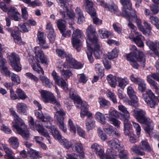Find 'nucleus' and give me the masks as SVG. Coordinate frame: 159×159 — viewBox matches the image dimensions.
Here are the masks:
<instances>
[{"mask_svg":"<svg viewBox=\"0 0 159 159\" xmlns=\"http://www.w3.org/2000/svg\"><path fill=\"white\" fill-rule=\"evenodd\" d=\"M29 125L32 129L34 130L36 129L39 133L45 137L49 141V143H51L50 141V136L47 131L42 125H37L34 122L33 118L31 116L29 117Z\"/></svg>","mask_w":159,"mask_h":159,"instance_id":"7","label":"nucleus"},{"mask_svg":"<svg viewBox=\"0 0 159 159\" xmlns=\"http://www.w3.org/2000/svg\"><path fill=\"white\" fill-rule=\"evenodd\" d=\"M68 128L69 130L74 134H75L76 132V128L73 123V121L71 119H69L68 121Z\"/></svg>","mask_w":159,"mask_h":159,"instance_id":"53","label":"nucleus"},{"mask_svg":"<svg viewBox=\"0 0 159 159\" xmlns=\"http://www.w3.org/2000/svg\"><path fill=\"white\" fill-rule=\"evenodd\" d=\"M137 84L138 85V90L142 93L144 92L146 89V83L145 81L142 79Z\"/></svg>","mask_w":159,"mask_h":159,"instance_id":"50","label":"nucleus"},{"mask_svg":"<svg viewBox=\"0 0 159 159\" xmlns=\"http://www.w3.org/2000/svg\"><path fill=\"white\" fill-rule=\"evenodd\" d=\"M10 145L14 148H17L19 145V143L17 138L14 136L11 137L8 140Z\"/></svg>","mask_w":159,"mask_h":159,"instance_id":"41","label":"nucleus"},{"mask_svg":"<svg viewBox=\"0 0 159 159\" xmlns=\"http://www.w3.org/2000/svg\"><path fill=\"white\" fill-rule=\"evenodd\" d=\"M85 126L88 131L91 130L95 127V121L92 116L89 118H87L86 120Z\"/></svg>","mask_w":159,"mask_h":159,"instance_id":"36","label":"nucleus"},{"mask_svg":"<svg viewBox=\"0 0 159 159\" xmlns=\"http://www.w3.org/2000/svg\"><path fill=\"white\" fill-rule=\"evenodd\" d=\"M87 50L86 51L87 55L89 61L90 63H93L94 59L92 55V48L87 47Z\"/></svg>","mask_w":159,"mask_h":159,"instance_id":"62","label":"nucleus"},{"mask_svg":"<svg viewBox=\"0 0 159 159\" xmlns=\"http://www.w3.org/2000/svg\"><path fill=\"white\" fill-rule=\"evenodd\" d=\"M57 24L60 32H62L63 30H66V22L64 20H58L57 21Z\"/></svg>","mask_w":159,"mask_h":159,"instance_id":"46","label":"nucleus"},{"mask_svg":"<svg viewBox=\"0 0 159 159\" xmlns=\"http://www.w3.org/2000/svg\"><path fill=\"white\" fill-rule=\"evenodd\" d=\"M28 154L31 159H34L37 157L39 158L42 157V154L40 152L31 148L29 149Z\"/></svg>","mask_w":159,"mask_h":159,"instance_id":"38","label":"nucleus"},{"mask_svg":"<svg viewBox=\"0 0 159 159\" xmlns=\"http://www.w3.org/2000/svg\"><path fill=\"white\" fill-rule=\"evenodd\" d=\"M118 86L124 89L125 87L129 83V81L127 77L122 78L118 77L117 78Z\"/></svg>","mask_w":159,"mask_h":159,"instance_id":"37","label":"nucleus"},{"mask_svg":"<svg viewBox=\"0 0 159 159\" xmlns=\"http://www.w3.org/2000/svg\"><path fill=\"white\" fill-rule=\"evenodd\" d=\"M95 118L96 120L102 124L105 123L106 120L104 116L102 113L97 112L95 114Z\"/></svg>","mask_w":159,"mask_h":159,"instance_id":"45","label":"nucleus"},{"mask_svg":"<svg viewBox=\"0 0 159 159\" xmlns=\"http://www.w3.org/2000/svg\"><path fill=\"white\" fill-rule=\"evenodd\" d=\"M73 150L76 151L78 152L82 153V144L80 143H77L76 142H74V145L72 146Z\"/></svg>","mask_w":159,"mask_h":159,"instance_id":"49","label":"nucleus"},{"mask_svg":"<svg viewBox=\"0 0 159 159\" xmlns=\"http://www.w3.org/2000/svg\"><path fill=\"white\" fill-rule=\"evenodd\" d=\"M79 78V81L80 83L83 84L85 83L88 80V77L84 74H81L78 75Z\"/></svg>","mask_w":159,"mask_h":159,"instance_id":"63","label":"nucleus"},{"mask_svg":"<svg viewBox=\"0 0 159 159\" xmlns=\"http://www.w3.org/2000/svg\"><path fill=\"white\" fill-rule=\"evenodd\" d=\"M127 93L131 99V101L129 100L128 98L125 99V102L127 104L132 106L134 107L138 106V98L136 96V93L134 91L132 87L130 86H128L127 88Z\"/></svg>","mask_w":159,"mask_h":159,"instance_id":"10","label":"nucleus"},{"mask_svg":"<svg viewBox=\"0 0 159 159\" xmlns=\"http://www.w3.org/2000/svg\"><path fill=\"white\" fill-rule=\"evenodd\" d=\"M7 14L8 16L13 20L19 21L21 20L20 14L15 7H11L9 8Z\"/></svg>","mask_w":159,"mask_h":159,"instance_id":"22","label":"nucleus"},{"mask_svg":"<svg viewBox=\"0 0 159 159\" xmlns=\"http://www.w3.org/2000/svg\"><path fill=\"white\" fill-rule=\"evenodd\" d=\"M154 94L150 89H148L146 93L143 94V98L148 106L153 108L155 105V102L153 99L154 98Z\"/></svg>","mask_w":159,"mask_h":159,"instance_id":"14","label":"nucleus"},{"mask_svg":"<svg viewBox=\"0 0 159 159\" xmlns=\"http://www.w3.org/2000/svg\"><path fill=\"white\" fill-rule=\"evenodd\" d=\"M42 100L45 103L50 102L56 105L60 106V102L57 101L52 93L49 91L42 89L39 90Z\"/></svg>","mask_w":159,"mask_h":159,"instance_id":"8","label":"nucleus"},{"mask_svg":"<svg viewBox=\"0 0 159 159\" xmlns=\"http://www.w3.org/2000/svg\"><path fill=\"white\" fill-rule=\"evenodd\" d=\"M118 52L119 50L117 49L116 48H114L111 52L108 53V58L111 60L117 57Z\"/></svg>","mask_w":159,"mask_h":159,"instance_id":"51","label":"nucleus"},{"mask_svg":"<svg viewBox=\"0 0 159 159\" xmlns=\"http://www.w3.org/2000/svg\"><path fill=\"white\" fill-rule=\"evenodd\" d=\"M126 57L128 61H129V64L134 69H138L139 65L135 61L136 58L137 60V58H139V56H135L132 53H130L126 55Z\"/></svg>","mask_w":159,"mask_h":159,"instance_id":"27","label":"nucleus"},{"mask_svg":"<svg viewBox=\"0 0 159 159\" xmlns=\"http://www.w3.org/2000/svg\"><path fill=\"white\" fill-rule=\"evenodd\" d=\"M85 116H87V118H89L92 116V114L87 109H81L80 112L81 117L84 118Z\"/></svg>","mask_w":159,"mask_h":159,"instance_id":"60","label":"nucleus"},{"mask_svg":"<svg viewBox=\"0 0 159 159\" xmlns=\"http://www.w3.org/2000/svg\"><path fill=\"white\" fill-rule=\"evenodd\" d=\"M120 2L123 6L121 15L129 20L130 18L129 13L133 10L131 7L132 4L129 0H120Z\"/></svg>","mask_w":159,"mask_h":159,"instance_id":"13","label":"nucleus"},{"mask_svg":"<svg viewBox=\"0 0 159 159\" xmlns=\"http://www.w3.org/2000/svg\"><path fill=\"white\" fill-rule=\"evenodd\" d=\"M59 5L62 7V9H61L60 13L63 17H66L68 16L71 19H74L75 17V15L73 10L69 11L68 8V4L66 0H58Z\"/></svg>","mask_w":159,"mask_h":159,"instance_id":"9","label":"nucleus"},{"mask_svg":"<svg viewBox=\"0 0 159 159\" xmlns=\"http://www.w3.org/2000/svg\"><path fill=\"white\" fill-rule=\"evenodd\" d=\"M133 115L139 122L146 125L147 126L144 127V129L147 132L150 136L155 137V135L158 134L157 131L153 130L154 124L152 120L145 116L146 112L141 109H135L131 112Z\"/></svg>","mask_w":159,"mask_h":159,"instance_id":"1","label":"nucleus"},{"mask_svg":"<svg viewBox=\"0 0 159 159\" xmlns=\"http://www.w3.org/2000/svg\"><path fill=\"white\" fill-rule=\"evenodd\" d=\"M60 106L58 107V106L56 105L54 107L56 111L54 114V119L57 123L63 121L64 119V116L66 115L65 111L62 109L60 108Z\"/></svg>","mask_w":159,"mask_h":159,"instance_id":"21","label":"nucleus"},{"mask_svg":"<svg viewBox=\"0 0 159 159\" xmlns=\"http://www.w3.org/2000/svg\"><path fill=\"white\" fill-rule=\"evenodd\" d=\"M38 40L39 44L43 49H47L49 47V45L46 43V37L43 33L39 32L37 34Z\"/></svg>","mask_w":159,"mask_h":159,"instance_id":"24","label":"nucleus"},{"mask_svg":"<svg viewBox=\"0 0 159 159\" xmlns=\"http://www.w3.org/2000/svg\"><path fill=\"white\" fill-rule=\"evenodd\" d=\"M70 98L74 101L75 104H80L81 103V99L77 95L76 91L74 89H70Z\"/></svg>","mask_w":159,"mask_h":159,"instance_id":"32","label":"nucleus"},{"mask_svg":"<svg viewBox=\"0 0 159 159\" xmlns=\"http://www.w3.org/2000/svg\"><path fill=\"white\" fill-rule=\"evenodd\" d=\"M98 32L100 37L102 39L107 38L109 36L113 35L112 32L109 31L104 28L99 29Z\"/></svg>","mask_w":159,"mask_h":159,"instance_id":"35","label":"nucleus"},{"mask_svg":"<svg viewBox=\"0 0 159 159\" xmlns=\"http://www.w3.org/2000/svg\"><path fill=\"white\" fill-rule=\"evenodd\" d=\"M34 52L35 58L34 59L32 56H30L27 57L29 61L31 64L32 68L34 71L38 73H41L43 74L44 71L39 63L47 64L48 60L40 47H35L34 49Z\"/></svg>","mask_w":159,"mask_h":159,"instance_id":"2","label":"nucleus"},{"mask_svg":"<svg viewBox=\"0 0 159 159\" xmlns=\"http://www.w3.org/2000/svg\"><path fill=\"white\" fill-rule=\"evenodd\" d=\"M108 120L111 123L114 125L117 128H120V122L116 119L111 117H107Z\"/></svg>","mask_w":159,"mask_h":159,"instance_id":"52","label":"nucleus"},{"mask_svg":"<svg viewBox=\"0 0 159 159\" xmlns=\"http://www.w3.org/2000/svg\"><path fill=\"white\" fill-rule=\"evenodd\" d=\"M9 111L11 115L14 117L13 120L12 122V126L16 129L17 133L25 139H29V131L27 129V125L24 121L18 116L13 108H10Z\"/></svg>","mask_w":159,"mask_h":159,"instance_id":"3","label":"nucleus"},{"mask_svg":"<svg viewBox=\"0 0 159 159\" xmlns=\"http://www.w3.org/2000/svg\"><path fill=\"white\" fill-rule=\"evenodd\" d=\"M128 26L131 29V31L134 32L136 35V37L135 38L130 34L129 36L130 39L134 41L138 46L139 47L143 46L144 43L143 41L144 40V37L141 34L136 31L137 28L132 23L129 22Z\"/></svg>","mask_w":159,"mask_h":159,"instance_id":"6","label":"nucleus"},{"mask_svg":"<svg viewBox=\"0 0 159 159\" xmlns=\"http://www.w3.org/2000/svg\"><path fill=\"white\" fill-rule=\"evenodd\" d=\"M140 148L148 152L152 151V148L146 140H143L140 144Z\"/></svg>","mask_w":159,"mask_h":159,"instance_id":"39","label":"nucleus"},{"mask_svg":"<svg viewBox=\"0 0 159 159\" xmlns=\"http://www.w3.org/2000/svg\"><path fill=\"white\" fill-rule=\"evenodd\" d=\"M91 148L93 151L95 152L96 155L101 158L104 156V149L102 147L97 143H94L91 145Z\"/></svg>","mask_w":159,"mask_h":159,"instance_id":"28","label":"nucleus"},{"mask_svg":"<svg viewBox=\"0 0 159 159\" xmlns=\"http://www.w3.org/2000/svg\"><path fill=\"white\" fill-rule=\"evenodd\" d=\"M97 2L99 5H101L103 7L107 8L108 10L112 13L118 14V9L116 4L112 2L109 5H107L104 1L98 0Z\"/></svg>","mask_w":159,"mask_h":159,"instance_id":"20","label":"nucleus"},{"mask_svg":"<svg viewBox=\"0 0 159 159\" xmlns=\"http://www.w3.org/2000/svg\"><path fill=\"white\" fill-rule=\"evenodd\" d=\"M92 43L90 45L87 44V46L92 48V51L93 48L94 56L97 58H99L100 57L102 52L99 43L98 42V39H95Z\"/></svg>","mask_w":159,"mask_h":159,"instance_id":"16","label":"nucleus"},{"mask_svg":"<svg viewBox=\"0 0 159 159\" xmlns=\"http://www.w3.org/2000/svg\"><path fill=\"white\" fill-rule=\"evenodd\" d=\"M52 75L55 80V82L64 90L68 89V86L64 80L61 79L60 76L55 70L53 71Z\"/></svg>","mask_w":159,"mask_h":159,"instance_id":"18","label":"nucleus"},{"mask_svg":"<svg viewBox=\"0 0 159 159\" xmlns=\"http://www.w3.org/2000/svg\"><path fill=\"white\" fill-rule=\"evenodd\" d=\"M72 28L74 30L72 32L71 42L73 47L77 51H79L80 49L81 46V40L84 38V35L82 30L79 29L75 30L72 27Z\"/></svg>","mask_w":159,"mask_h":159,"instance_id":"5","label":"nucleus"},{"mask_svg":"<svg viewBox=\"0 0 159 159\" xmlns=\"http://www.w3.org/2000/svg\"><path fill=\"white\" fill-rule=\"evenodd\" d=\"M7 57L10 65L20 60L18 55L14 52L7 53Z\"/></svg>","mask_w":159,"mask_h":159,"instance_id":"31","label":"nucleus"},{"mask_svg":"<svg viewBox=\"0 0 159 159\" xmlns=\"http://www.w3.org/2000/svg\"><path fill=\"white\" fill-rule=\"evenodd\" d=\"M83 7L86 11L92 16L96 15V11L93 7V4L92 2L88 0H85Z\"/></svg>","mask_w":159,"mask_h":159,"instance_id":"25","label":"nucleus"},{"mask_svg":"<svg viewBox=\"0 0 159 159\" xmlns=\"http://www.w3.org/2000/svg\"><path fill=\"white\" fill-rule=\"evenodd\" d=\"M146 44L151 50L154 52L155 55L157 56L159 59V52L157 49V44L156 41L154 42L148 39L146 41Z\"/></svg>","mask_w":159,"mask_h":159,"instance_id":"33","label":"nucleus"},{"mask_svg":"<svg viewBox=\"0 0 159 159\" xmlns=\"http://www.w3.org/2000/svg\"><path fill=\"white\" fill-rule=\"evenodd\" d=\"M107 79L110 85L113 87H115L116 83V78L115 76L111 74L107 75Z\"/></svg>","mask_w":159,"mask_h":159,"instance_id":"44","label":"nucleus"},{"mask_svg":"<svg viewBox=\"0 0 159 159\" xmlns=\"http://www.w3.org/2000/svg\"><path fill=\"white\" fill-rule=\"evenodd\" d=\"M107 155L106 159H116L117 156L115 153H113L112 151H110V150H107Z\"/></svg>","mask_w":159,"mask_h":159,"instance_id":"64","label":"nucleus"},{"mask_svg":"<svg viewBox=\"0 0 159 159\" xmlns=\"http://www.w3.org/2000/svg\"><path fill=\"white\" fill-rule=\"evenodd\" d=\"M108 144L116 152L120 150L123 147L120 142L117 139H114L109 141L108 143Z\"/></svg>","mask_w":159,"mask_h":159,"instance_id":"23","label":"nucleus"},{"mask_svg":"<svg viewBox=\"0 0 159 159\" xmlns=\"http://www.w3.org/2000/svg\"><path fill=\"white\" fill-rule=\"evenodd\" d=\"M10 32L11 39H13L16 43L20 45L25 44V42L21 40L20 34L17 27H15L11 29Z\"/></svg>","mask_w":159,"mask_h":159,"instance_id":"17","label":"nucleus"},{"mask_svg":"<svg viewBox=\"0 0 159 159\" xmlns=\"http://www.w3.org/2000/svg\"><path fill=\"white\" fill-rule=\"evenodd\" d=\"M40 78L43 84L46 87L49 88L52 87V83L50 82L49 80L47 77L41 76H40Z\"/></svg>","mask_w":159,"mask_h":159,"instance_id":"48","label":"nucleus"},{"mask_svg":"<svg viewBox=\"0 0 159 159\" xmlns=\"http://www.w3.org/2000/svg\"><path fill=\"white\" fill-rule=\"evenodd\" d=\"M3 149L6 153L5 155L7 159H15L12 156L13 152L12 151L6 146H4Z\"/></svg>","mask_w":159,"mask_h":159,"instance_id":"43","label":"nucleus"},{"mask_svg":"<svg viewBox=\"0 0 159 159\" xmlns=\"http://www.w3.org/2000/svg\"><path fill=\"white\" fill-rule=\"evenodd\" d=\"M107 97L114 103H117L116 96L114 93L110 90H108L107 93Z\"/></svg>","mask_w":159,"mask_h":159,"instance_id":"47","label":"nucleus"},{"mask_svg":"<svg viewBox=\"0 0 159 159\" xmlns=\"http://www.w3.org/2000/svg\"><path fill=\"white\" fill-rule=\"evenodd\" d=\"M17 112L20 114L27 115L28 114L27 105L24 102H18L16 105Z\"/></svg>","mask_w":159,"mask_h":159,"instance_id":"26","label":"nucleus"},{"mask_svg":"<svg viewBox=\"0 0 159 159\" xmlns=\"http://www.w3.org/2000/svg\"><path fill=\"white\" fill-rule=\"evenodd\" d=\"M10 65L12 69L16 72H19L21 70V65L20 64V61L16 62Z\"/></svg>","mask_w":159,"mask_h":159,"instance_id":"59","label":"nucleus"},{"mask_svg":"<svg viewBox=\"0 0 159 159\" xmlns=\"http://www.w3.org/2000/svg\"><path fill=\"white\" fill-rule=\"evenodd\" d=\"M97 133L99 138L103 141H104L107 139V136L101 128L97 129Z\"/></svg>","mask_w":159,"mask_h":159,"instance_id":"55","label":"nucleus"},{"mask_svg":"<svg viewBox=\"0 0 159 159\" xmlns=\"http://www.w3.org/2000/svg\"><path fill=\"white\" fill-rule=\"evenodd\" d=\"M87 38L86 42L87 44L90 45L95 39H98L95 36L96 33L95 28L93 25H90L88 27L86 30Z\"/></svg>","mask_w":159,"mask_h":159,"instance_id":"15","label":"nucleus"},{"mask_svg":"<svg viewBox=\"0 0 159 159\" xmlns=\"http://www.w3.org/2000/svg\"><path fill=\"white\" fill-rule=\"evenodd\" d=\"M61 144L64 147L68 149L72 147V144L67 139L61 138L59 140Z\"/></svg>","mask_w":159,"mask_h":159,"instance_id":"42","label":"nucleus"},{"mask_svg":"<svg viewBox=\"0 0 159 159\" xmlns=\"http://www.w3.org/2000/svg\"><path fill=\"white\" fill-rule=\"evenodd\" d=\"M129 14L130 17V19L129 20L127 19L129 21H132L133 20V18H134L135 19V22L137 24V26L141 24V20L137 17L135 10H131V12L129 13Z\"/></svg>","mask_w":159,"mask_h":159,"instance_id":"40","label":"nucleus"},{"mask_svg":"<svg viewBox=\"0 0 159 159\" xmlns=\"http://www.w3.org/2000/svg\"><path fill=\"white\" fill-rule=\"evenodd\" d=\"M122 121L124 125V134L127 136L129 137L133 133L130 130L131 126V124L129 120L122 119Z\"/></svg>","mask_w":159,"mask_h":159,"instance_id":"30","label":"nucleus"},{"mask_svg":"<svg viewBox=\"0 0 159 159\" xmlns=\"http://www.w3.org/2000/svg\"><path fill=\"white\" fill-rule=\"evenodd\" d=\"M2 50L1 45L0 44V70L1 73L4 75L11 77L12 81L16 84L20 83V80L19 76L11 72L8 70V68L5 65L6 60L3 57L1 53Z\"/></svg>","mask_w":159,"mask_h":159,"instance_id":"4","label":"nucleus"},{"mask_svg":"<svg viewBox=\"0 0 159 159\" xmlns=\"http://www.w3.org/2000/svg\"><path fill=\"white\" fill-rule=\"evenodd\" d=\"M131 151L141 156H144L145 155V153L143 152L140 150V149L138 146H134L131 148Z\"/></svg>","mask_w":159,"mask_h":159,"instance_id":"61","label":"nucleus"},{"mask_svg":"<svg viewBox=\"0 0 159 159\" xmlns=\"http://www.w3.org/2000/svg\"><path fill=\"white\" fill-rule=\"evenodd\" d=\"M149 20L150 21L155 25L157 29H159V21L157 17L153 16H150Z\"/></svg>","mask_w":159,"mask_h":159,"instance_id":"56","label":"nucleus"},{"mask_svg":"<svg viewBox=\"0 0 159 159\" xmlns=\"http://www.w3.org/2000/svg\"><path fill=\"white\" fill-rule=\"evenodd\" d=\"M63 66L65 68H74L76 69H80L83 67L82 65L80 63L76 61L71 55H68L66 57V61L63 64Z\"/></svg>","mask_w":159,"mask_h":159,"instance_id":"11","label":"nucleus"},{"mask_svg":"<svg viewBox=\"0 0 159 159\" xmlns=\"http://www.w3.org/2000/svg\"><path fill=\"white\" fill-rule=\"evenodd\" d=\"M118 110L124 113L121 115L120 119L122 121V119L129 120L130 117V114L127 108L124 106L120 104L118 106Z\"/></svg>","mask_w":159,"mask_h":159,"instance_id":"29","label":"nucleus"},{"mask_svg":"<svg viewBox=\"0 0 159 159\" xmlns=\"http://www.w3.org/2000/svg\"><path fill=\"white\" fill-rule=\"evenodd\" d=\"M48 126L47 128L50 129L51 132L53 137L59 141L61 138V136L57 128L54 126L52 125L51 123L50 125L48 124Z\"/></svg>","mask_w":159,"mask_h":159,"instance_id":"34","label":"nucleus"},{"mask_svg":"<svg viewBox=\"0 0 159 159\" xmlns=\"http://www.w3.org/2000/svg\"><path fill=\"white\" fill-rule=\"evenodd\" d=\"M130 49L132 51H133V52L130 53H133L134 56H138L137 54H138L139 58H137V61L141 64L143 67H144L145 66V59L143 52H142L139 51L137 50V48L134 45L131 46Z\"/></svg>","mask_w":159,"mask_h":159,"instance_id":"19","label":"nucleus"},{"mask_svg":"<svg viewBox=\"0 0 159 159\" xmlns=\"http://www.w3.org/2000/svg\"><path fill=\"white\" fill-rule=\"evenodd\" d=\"M18 28L24 32H28L30 29V25L27 23L20 24L18 25Z\"/></svg>","mask_w":159,"mask_h":159,"instance_id":"57","label":"nucleus"},{"mask_svg":"<svg viewBox=\"0 0 159 159\" xmlns=\"http://www.w3.org/2000/svg\"><path fill=\"white\" fill-rule=\"evenodd\" d=\"M16 93L17 94L19 98L21 100H25L28 98L27 96L25 93L21 89L18 88L16 91Z\"/></svg>","mask_w":159,"mask_h":159,"instance_id":"54","label":"nucleus"},{"mask_svg":"<svg viewBox=\"0 0 159 159\" xmlns=\"http://www.w3.org/2000/svg\"><path fill=\"white\" fill-rule=\"evenodd\" d=\"M34 114L36 117L41 120L43 122V125L48 127V124L51 125V122L52 121V119L49 115L45 114L43 115L40 110H35Z\"/></svg>","mask_w":159,"mask_h":159,"instance_id":"12","label":"nucleus"},{"mask_svg":"<svg viewBox=\"0 0 159 159\" xmlns=\"http://www.w3.org/2000/svg\"><path fill=\"white\" fill-rule=\"evenodd\" d=\"M61 75L62 79L67 80L71 75L72 74L69 70H63L61 71Z\"/></svg>","mask_w":159,"mask_h":159,"instance_id":"58","label":"nucleus"}]
</instances>
